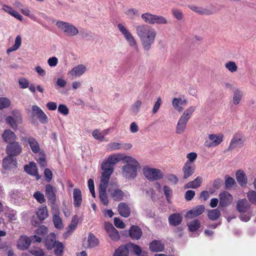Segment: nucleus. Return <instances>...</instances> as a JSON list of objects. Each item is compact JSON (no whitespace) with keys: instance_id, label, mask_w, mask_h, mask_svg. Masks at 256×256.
<instances>
[{"instance_id":"nucleus-1","label":"nucleus","mask_w":256,"mask_h":256,"mask_svg":"<svg viewBox=\"0 0 256 256\" xmlns=\"http://www.w3.org/2000/svg\"><path fill=\"white\" fill-rule=\"evenodd\" d=\"M136 29L144 49L148 51L154 42L156 35V30L146 24L138 26Z\"/></svg>"},{"instance_id":"nucleus-2","label":"nucleus","mask_w":256,"mask_h":256,"mask_svg":"<svg viewBox=\"0 0 256 256\" xmlns=\"http://www.w3.org/2000/svg\"><path fill=\"white\" fill-rule=\"evenodd\" d=\"M124 158L125 156H123L122 154L110 155L108 160L102 164L101 168L103 172L101 178L110 180L114 170V166L121 160L124 161Z\"/></svg>"},{"instance_id":"nucleus-3","label":"nucleus","mask_w":256,"mask_h":256,"mask_svg":"<svg viewBox=\"0 0 256 256\" xmlns=\"http://www.w3.org/2000/svg\"><path fill=\"white\" fill-rule=\"evenodd\" d=\"M124 162L126 163L122 168V174L126 178H134L138 174V169L140 167L138 162L134 158L125 156Z\"/></svg>"},{"instance_id":"nucleus-4","label":"nucleus","mask_w":256,"mask_h":256,"mask_svg":"<svg viewBox=\"0 0 256 256\" xmlns=\"http://www.w3.org/2000/svg\"><path fill=\"white\" fill-rule=\"evenodd\" d=\"M195 110L194 106H191L184 112L179 118L176 126V132L177 134H182L184 132L187 123Z\"/></svg>"},{"instance_id":"nucleus-5","label":"nucleus","mask_w":256,"mask_h":256,"mask_svg":"<svg viewBox=\"0 0 256 256\" xmlns=\"http://www.w3.org/2000/svg\"><path fill=\"white\" fill-rule=\"evenodd\" d=\"M41 241V237L36 234L32 236L30 238L26 236H22L18 239L17 246L20 250H26L28 248L32 242H40Z\"/></svg>"},{"instance_id":"nucleus-6","label":"nucleus","mask_w":256,"mask_h":256,"mask_svg":"<svg viewBox=\"0 0 256 256\" xmlns=\"http://www.w3.org/2000/svg\"><path fill=\"white\" fill-rule=\"evenodd\" d=\"M246 140V138L244 134L242 132H236L230 140L228 150H234L237 148H242Z\"/></svg>"},{"instance_id":"nucleus-7","label":"nucleus","mask_w":256,"mask_h":256,"mask_svg":"<svg viewBox=\"0 0 256 256\" xmlns=\"http://www.w3.org/2000/svg\"><path fill=\"white\" fill-rule=\"evenodd\" d=\"M56 26L68 36H75L78 33V29L74 25L63 21H58Z\"/></svg>"},{"instance_id":"nucleus-8","label":"nucleus","mask_w":256,"mask_h":256,"mask_svg":"<svg viewBox=\"0 0 256 256\" xmlns=\"http://www.w3.org/2000/svg\"><path fill=\"white\" fill-rule=\"evenodd\" d=\"M110 180L101 178L99 187V197L101 202L104 206H108L109 203L106 194V188Z\"/></svg>"},{"instance_id":"nucleus-9","label":"nucleus","mask_w":256,"mask_h":256,"mask_svg":"<svg viewBox=\"0 0 256 256\" xmlns=\"http://www.w3.org/2000/svg\"><path fill=\"white\" fill-rule=\"evenodd\" d=\"M108 192L110 196L116 202H120L124 198V193L118 188L116 184H110L108 188Z\"/></svg>"},{"instance_id":"nucleus-10","label":"nucleus","mask_w":256,"mask_h":256,"mask_svg":"<svg viewBox=\"0 0 256 256\" xmlns=\"http://www.w3.org/2000/svg\"><path fill=\"white\" fill-rule=\"evenodd\" d=\"M143 172L144 176L151 181H154L161 179L164 176L162 171L158 168H144Z\"/></svg>"},{"instance_id":"nucleus-11","label":"nucleus","mask_w":256,"mask_h":256,"mask_svg":"<svg viewBox=\"0 0 256 256\" xmlns=\"http://www.w3.org/2000/svg\"><path fill=\"white\" fill-rule=\"evenodd\" d=\"M118 28L120 32L124 35V38L128 42L129 45L130 46H134L137 48V43L134 38L126 28L122 24H118Z\"/></svg>"},{"instance_id":"nucleus-12","label":"nucleus","mask_w":256,"mask_h":256,"mask_svg":"<svg viewBox=\"0 0 256 256\" xmlns=\"http://www.w3.org/2000/svg\"><path fill=\"white\" fill-rule=\"evenodd\" d=\"M118 28L120 32L124 35V38L128 42L129 45L130 46H134L137 48V43L134 38L126 28L122 24H118Z\"/></svg>"},{"instance_id":"nucleus-13","label":"nucleus","mask_w":256,"mask_h":256,"mask_svg":"<svg viewBox=\"0 0 256 256\" xmlns=\"http://www.w3.org/2000/svg\"><path fill=\"white\" fill-rule=\"evenodd\" d=\"M118 28L120 32L124 35V38L128 42L129 45L130 46H134L137 48V43L134 38L126 28L122 24H118Z\"/></svg>"},{"instance_id":"nucleus-14","label":"nucleus","mask_w":256,"mask_h":256,"mask_svg":"<svg viewBox=\"0 0 256 256\" xmlns=\"http://www.w3.org/2000/svg\"><path fill=\"white\" fill-rule=\"evenodd\" d=\"M22 151V146L16 142H12L8 144L6 148V152L9 156H14L19 155Z\"/></svg>"},{"instance_id":"nucleus-15","label":"nucleus","mask_w":256,"mask_h":256,"mask_svg":"<svg viewBox=\"0 0 256 256\" xmlns=\"http://www.w3.org/2000/svg\"><path fill=\"white\" fill-rule=\"evenodd\" d=\"M32 115L36 116L41 123L45 124L48 122V116L39 106L36 105L32 106Z\"/></svg>"},{"instance_id":"nucleus-16","label":"nucleus","mask_w":256,"mask_h":256,"mask_svg":"<svg viewBox=\"0 0 256 256\" xmlns=\"http://www.w3.org/2000/svg\"><path fill=\"white\" fill-rule=\"evenodd\" d=\"M220 206L226 207L230 206L233 202L232 195L226 191H223L219 194Z\"/></svg>"},{"instance_id":"nucleus-17","label":"nucleus","mask_w":256,"mask_h":256,"mask_svg":"<svg viewBox=\"0 0 256 256\" xmlns=\"http://www.w3.org/2000/svg\"><path fill=\"white\" fill-rule=\"evenodd\" d=\"M196 166L191 162H186L184 164L182 171L184 174L182 178L186 180L192 176L195 172Z\"/></svg>"},{"instance_id":"nucleus-18","label":"nucleus","mask_w":256,"mask_h":256,"mask_svg":"<svg viewBox=\"0 0 256 256\" xmlns=\"http://www.w3.org/2000/svg\"><path fill=\"white\" fill-rule=\"evenodd\" d=\"M224 134H219L218 135L210 134L208 135V138L212 142H206L205 146L208 148L216 146L222 142Z\"/></svg>"},{"instance_id":"nucleus-19","label":"nucleus","mask_w":256,"mask_h":256,"mask_svg":"<svg viewBox=\"0 0 256 256\" xmlns=\"http://www.w3.org/2000/svg\"><path fill=\"white\" fill-rule=\"evenodd\" d=\"M2 166L5 170H14L17 167L16 158L12 156H9L5 158L3 160Z\"/></svg>"},{"instance_id":"nucleus-20","label":"nucleus","mask_w":256,"mask_h":256,"mask_svg":"<svg viewBox=\"0 0 256 256\" xmlns=\"http://www.w3.org/2000/svg\"><path fill=\"white\" fill-rule=\"evenodd\" d=\"M22 140L24 142H26L28 144L32 151L34 153L37 154L40 151V146L37 140L34 137H24L22 138Z\"/></svg>"},{"instance_id":"nucleus-21","label":"nucleus","mask_w":256,"mask_h":256,"mask_svg":"<svg viewBox=\"0 0 256 256\" xmlns=\"http://www.w3.org/2000/svg\"><path fill=\"white\" fill-rule=\"evenodd\" d=\"M24 170L30 175L35 176L37 180L40 178L37 166L35 162H30L28 164L25 165Z\"/></svg>"},{"instance_id":"nucleus-22","label":"nucleus","mask_w":256,"mask_h":256,"mask_svg":"<svg viewBox=\"0 0 256 256\" xmlns=\"http://www.w3.org/2000/svg\"><path fill=\"white\" fill-rule=\"evenodd\" d=\"M205 210L203 205H198L192 210L187 212L186 216L189 218H193L202 214Z\"/></svg>"},{"instance_id":"nucleus-23","label":"nucleus","mask_w":256,"mask_h":256,"mask_svg":"<svg viewBox=\"0 0 256 256\" xmlns=\"http://www.w3.org/2000/svg\"><path fill=\"white\" fill-rule=\"evenodd\" d=\"M105 228L112 240H118L120 239V236L118 230L111 224H106Z\"/></svg>"},{"instance_id":"nucleus-24","label":"nucleus","mask_w":256,"mask_h":256,"mask_svg":"<svg viewBox=\"0 0 256 256\" xmlns=\"http://www.w3.org/2000/svg\"><path fill=\"white\" fill-rule=\"evenodd\" d=\"M142 232L141 228L138 226H132L129 230L130 236L132 240H138L142 236Z\"/></svg>"},{"instance_id":"nucleus-25","label":"nucleus","mask_w":256,"mask_h":256,"mask_svg":"<svg viewBox=\"0 0 256 256\" xmlns=\"http://www.w3.org/2000/svg\"><path fill=\"white\" fill-rule=\"evenodd\" d=\"M182 216L179 213L171 214L168 218L170 225L176 226H179L182 222Z\"/></svg>"},{"instance_id":"nucleus-26","label":"nucleus","mask_w":256,"mask_h":256,"mask_svg":"<svg viewBox=\"0 0 256 256\" xmlns=\"http://www.w3.org/2000/svg\"><path fill=\"white\" fill-rule=\"evenodd\" d=\"M56 238L54 233H50L44 240V244L47 250H52L57 243Z\"/></svg>"},{"instance_id":"nucleus-27","label":"nucleus","mask_w":256,"mask_h":256,"mask_svg":"<svg viewBox=\"0 0 256 256\" xmlns=\"http://www.w3.org/2000/svg\"><path fill=\"white\" fill-rule=\"evenodd\" d=\"M118 210L119 214L124 218L128 217L130 214V208L125 202H120L118 205Z\"/></svg>"},{"instance_id":"nucleus-28","label":"nucleus","mask_w":256,"mask_h":256,"mask_svg":"<svg viewBox=\"0 0 256 256\" xmlns=\"http://www.w3.org/2000/svg\"><path fill=\"white\" fill-rule=\"evenodd\" d=\"M46 195L48 201L52 204H54L56 200V194L54 191L53 186L50 184H47L46 186Z\"/></svg>"},{"instance_id":"nucleus-29","label":"nucleus","mask_w":256,"mask_h":256,"mask_svg":"<svg viewBox=\"0 0 256 256\" xmlns=\"http://www.w3.org/2000/svg\"><path fill=\"white\" fill-rule=\"evenodd\" d=\"M149 248L152 252H162L164 249V246L161 241L154 240L150 244Z\"/></svg>"},{"instance_id":"nucleus-30","label":"nucleus","mask_w":256,"mask_h":256,"mask_svg":"<svg viewBox=\"0 0 256 256\" xmlns=\"http://www.w3.org/2000/svg\"><path fill=\"white\" fill-rule=\"evenodd\" d=\"M236 207L238 212H245L250 208V204L246 199H241L238 200Z\"/></svg>"},{"instance_id":"nucleus-31","label":"nucleus","mask_w":256,"mask_h":256,"mask_svg":"<svg viewBox=\"0 0 256 256\" xmlns=\"http://www.w3.org/2000/svg\"><path fill=\"white\" fill-rule=\"evenodd\" d=\"M202 182V178L200 176L196 177L194 180L190 181L184 186L185 189L197 188H199Z\"/></svg>"},{"instance_id":"nucleus-32","label":"nucleus","mask_w":256,"mask_h":256,"mask_svg":"<svg viewBox=\"0 0 256 256\" xmlns=\"http://www.w3.org/2000/svg\"><path fill=\"white\" fill-rule=\"evenodd\" d=\"M74 205L76 208H79L82 202V192L80 189L74 188L73 193Z\"/></svg>"},{"instance_id":"nucleus-33","label":"nucleus","mask_w":256,"mask_h":256,"mask_svg":"<svg viewBox=\"0 0 256 256\" xmlns=\"http://www.w3.org/2000/svg\"><path fill=\"white\" fill-rule=\"evenodd\" d=\"M236 179L238 183L242 186H245L247 184V177L246 174L242 170H238L236 174Z\"/></svg>"},{"instance_id":"nucleus-34","label":"nucleus","mask_w":256,"mask_h":256,"mask_svg":"<svg viewBox=\"0 0 256 256\" xmlns=\"http://www.w3.org/2000/svg\"><path fill=\"white\" fill-rule=\"evenodd\" d=\"M2 138L5 142L9 144L16 140V136L13 132L7 130L4 131L2 134Z\"/></svg>"},{"instance_id":"nucleus-35","label":"nucleus","mask_w":256,"mask_h":256,"mask_svg":"<svg viewBox=\"0 0 256 256\" xmlns=\"http://www.w3.org/2000/svg\"><path fill=\"white\" fill-rule=\"evenodd\" d=\"M187 103L186 100H182V98H174L172 101V104L174 108L178 112H182L183 108L182 105L186 104Z\"/></svg>"},{"instance_id":"nucleus-36","label":"nucleus","mask_w":256,"mask_h":256,"mask_svg":"<svg viewBox=\"0 0 256 256\" xmlns=\"http://www.w3.org/2000/svg\"><path fill=\"white\" fill-rule=\"evenodd\" d=\"M188 8L193 12L202 15H210L212 14V12L208 9L198 7L194 5H189Z\"/></svg>"},{"instance_id":"nucleus-37","label":"nucleus","mask_w":256,"mask_h":256,"mask_svg":"<svg viewBox=\"0 0 256 256\" xmlns=\"http://www.w3.org/2000/svg\"><path fill=\"white\" fill-rule=\"evenodd\" d=\"M86 70V66L83 64H78L74 67L69 73L72 76H80Z\"/></svg>"},{"instance_id":"nucleus-38","label":"nucleus","mask_w":256,"mask_h":256,"mask_svg":"<svg viewBox=\"0 0 256 256\" xmlns=\"http://www.w3.org/2000/svg\"><path fill=\"white\" fill-rule=\"evenodd\" d=\"M98 243V240L93 234L90 233L88 236V244L85 246L87 248H94L97 246Z\"/></svg>"},{"instance_id":"nucleus-39","label":"nucleus","mask_w":256,"mask_h":256,"mask_svg":"<svg viewBox=\"0 0 256 256\" xmlns=\"http://www.w3.org/2000/svg\"><path fill=\"white\" fill-rule=\"evenodd\" d=\"M53 248L56 256H64V246L62 242L58 241Z\"/></svg>"},{"instance_id":"nucleus-40","label":"nucleus","mask_w":256,"mask_h":256,"mask_svg":"<svg viewBox=\"0 0 256 256\" xmlns=\"http://www.w3.org/2000/svg\"><path fill=\"white\" fill-rule=\"evenodd\" d=\"M36 213L38 218L40 221L44 220L48 216V212L46 206L39 208Z\"/></svg>"},{"instance_id":"nucleus-41","label":"nucleus","mask_w":256,"mask_h":256,"mask_svg":"<svg viewBox=\"0 0 256 256\" xmlns=\"http://www.w3.org/2000/svg\"><path fill=\"white\" fill-rule=\"evenodd\" d=\"M128 250L126 246H121L115 250L114 256H128Z\"/></svg>"},{"instance_id":"nucleus-42","label":"nucleus","mask_w":256,"mask_h":256,"mask_svg":"<svg viewBox=\"0 0 256 256\" xmlns=\"http://www.w3.org/2000/svg\"><path fill=\"white\" fill-rule=\"evenodd\" d=\"M156 15L151 14L149 12H146L142 14V18L146 23L154 24V22L155 19Z\"/></svg>"},{"instance_id":"nucleus-43","label":"nucleus","mask_w":256,"mask_h":256,"mask_svg":"<svg viewBox=\"0 0 256 256\" xmlns=\"http://www.w3.org/2000/svg\"><path fill=\"white\" fill-rule=\"evenodd\" d=\"M220 215L221 213L220 211L217 208L210 210L208 213V218L212 220H218L220 217Z\"/></svg>"},{"instance_id":"nucleus-44","label":"nucleus","mask_w":256,"mask_h":256,"mask_svg":"<svg viewBox=\"0 0 256 256\" xmlns=\"http://www.w3.org/2000/svg\"><path fill=\"white\" fill-rule=\"evenodd\" d=\"M22 38L20 36H18L15 40L14 44L12 47L8 48L6 52L10 54V52L17 50L20 46Z\"/></svg>"},{"instance_id":"nucleus-45","label":"nucleus","mask_w":256,"mask_h":256,"mask_svg":"<svg viewBox=\"0 0 256 256\" xmlns=\"http://www.w3.org/2000/svg\"><path fill=\"white\" fill-rule=\"evenodd\" d=\"M188 227L190 232H196L200 227V222L198 220H194L190 222V224H188Z\"/></svg>"},{"instance_id":"nucleus-46","label":"nucleus","mask_w":256,"mask_h":256,"mask_svg":"<svg viewBox=\"0 0 256 256\" xmlns=\"http://www.w3.org/2000/svg\"><path fill=\"white\" fill-rule=\"evenodd\" d=\"M242 96V92L237 89L234 92L233 96V102L236 105L238 104L240 102Z\"/></svg>"},{"instance_id":"nucleus-47","label":"nucleus","mask_w":256,"mask_h":256,"mask_svg":"<svg viewBox=\"0 0 256 256\" xmlns=\"http://www.w3.org/2000/svg\"><path fill=\"white\" fill-rule=\"evenodd\" d=\"M122 148L123 146L122 144L116 142L109 143L106 146V148L108 151L120 150Z\"/></svg>"},{"instance_id":"nucleus-48","label":"nucleus","mask_w":256,"mask_h":256,"mask_svg":"<svg viewBox=\"0 0 256 256\" xmlns=\"http://www.w3.org/2000/svg\"><path fill=\"white\" fill-rule=\"evenodd\" d=\"M33 197L40 204H42L46 202V198L44 194L40 191H36L34 192Z\"/></svg>"},{"instance_id":"nucleus-49","label":"nucleus","mask_w":256,"mask_h":256,"mask_svg":"<svg viewBox=\"0 0 256 256\" xmlns=\"http://www.w3.org/2000/svg\"><path fill=\"white\" fill-rule=\"evenodd\" d=\"M225 186L226 189L231 188L232 186L236 184L235 180L228 176H225Z\"/></svg>"},{"instance_id":"nucleus-50","label":"nucleus","mask_w":256,"mask_h":256,"mask_svg":"<svg viewBox=\"0 0 256 256\" xmlns=\"http://www.w3.org/2000/svg\"><path fill=\"white\" fill-rule=\"evenodd\" d=\"M53 222L55 227L57 228L61 229L63 228L62 220L58 216L54 215V216Z\"/></svg>"},{"instance_id":"nucleus-51","label":"nucleus","mask_w":256,"mask_h":256,"mask_svg":"<svg viewBox=\"0 0 256 256\" xmlns=\"http://www.w3.org/2000/svg\"><path fill=\"white\" fill-rule=\"evenodd\" d=\"M226 68L231 72H234L238 70V66L234 62H228L225 64Z\"/></svg>"},{"instance_id":"nucleus-52","label":"nucleus","mask_w":256,"mask_h":256,"mask_svg":"<svg viewBox=\"0 0 256 256\" xmlns=\"http://www.w3.org/2000/svg\"><path fill=\"white\" fill-rule=\"evenodd\" d=\"M47 233L48 228L44 226H39L36 230V234H38L36 236L40 237V236H44Z\"/></svg>"},{"instance_id":"nucleus-53","label":"nucleus","mask_w":256,"mask_h":256,"mask_svg":"<svg viewBox=\"0 0 256 256\" xmlns=\"http://www.w3.org/2000/svg\"><path fill=\"white\" fill-rule=\"evenodd\" d=\"M164 194L166 197L167 201L169 203H170V198H171L172 195V190L169 186H164Z\"/></svg>"},{"instance_id":"nucleus-54","label":"nucleus","mask_w":256,"mask_h":256,"mask_svg":"<svg viewBox=\"0 0 256 256\" xmlns=\"http://www.w3.org/2000/svg\"><path fill=\"white\" fill-rule=\"evenodd\" d=\"M168 23L167 19L162 16L156 15L154 24H166Z\"/></svg>"},{"instance_id":"nucleus-55","label":"nucleus","mask_w":256,"mask_h":256,"mask_svg":"<svg viewBox=\"0 0 256 256\" xmlns=\"http://www.w3.org/2000/svg\"><path fill=\"white\" fill-rule=\"evenodd\" d=\"M10 104V100L6 98H0V109L8 108Z\"/></svg>"},{"instance_id":"nucleus-56","label":"nucleus","mask_w":256,"mask_h":256,"mask_svg":"<svg viewBox=\"0 0 256 256\" xmlns=\"http://www.w3.org/2000/svg\"><path fill=\"white\" fill-rule=\"evenodd\" d=\"M247 197L251 203L256 204V192L250 191L247 194Z\"/></svg>"},{"instance_id":"nucleus-57","label":"nucleus","mask_w":256,"mask_h":256,"mask_svg":"<svg viewBox=\"0 0 256 256\" xmlns=\"http://www.w3.org/2000/svg\"><path fill=\"white\" fill-rule=\"evenodd\" d=\"M126 15L130 19H134V16L138 15V10L134 8H130L126 12Z\"/></svg>"},{"instance_id":"nucleus-58","label":"nucleus","mask_w":256,"mask_h":256,"mask_svg":"<svg viewBox=\"0 0 256 256\" xmlns=\"http://www.w3.org/2000/svg\"><path fill=\"white\" fill-rule=\"evenodd\" d=\"M20 87L22 89H25L29 86V81L26 78H20L18 80Z\"/></svg>"},{"instance_id":"nucleus-59","label":"nucleus","mask_w":256,"mask_h":256,"mask_svg":"<svg viewBox=\"0 0 256 256\" xmlns=\"http://www.w3.org/2000/svg\"><path fill=\"white\" fill-rule=\"evenodd\" d=\"M58 112L64 116H67L69 113V110L66 105L60 104L58 106Z\"/></svg>"},{"instance_id":"nucleus-60","label":"nucleus","mask_w":256,"mask_h":256,"mask_svg":"<svg viewBox=\"0 0 256 256\" xmlns=\"http://www.w3.org/2000/svg\"><path fill=\"white\" fill-rule=\"evenodd\" d=\"M94 138L98 140L102 141L104 138V134L98 130H95L92 133Z\"/></svg>"},{"instance_id":"nucleus-61","label":"nucleus","mask_w":256,"mask_h":256,"mask_svg":"<svg viewBox=\"0 0 256 256\" xmlns=\"http://www.w3.org/2000/svg\"><path fill=\"white\" fill-rule=\"evenodd\" d=\"M142 102L140 100H136L132 106V111L135 114H137L139 111Z\"/></svg>"},{"instance_id":"nucleus-62","label":"nucleus","mask_w":256,"mask_h":256,"mask_svg":"<svg viewBox=\"0 0 256 256\" xmlns=\"http://www.w3.org/2000/svg\"><path fill=\"white\" fill-rule=\"evenodd\" d=\"M6 121L13 129L15 130L17 128V124L16 122V120L12 116H7L6 118Z\"/></svg>"},{"instance_id":"nucleus-63","label":"nucleus","mask_w":256,"mask_h":256,"mask_svg":"<svg viewBox=\"0 0 256 256\" xmlns=\"http://www.w3.org/2000/svg\"><path fill=\"white\" fill-rule=\"evenodd\" d=\"M162 103V101L160 98H157V100L154 106L153 109H152V113L154 114H156L158 111V110L161 104Z\"/></svg>"},{"instance_id":"nucleus-64","label":"nucleus","mask_w":256,"mask_h":256,"mask_svg":"<svg viewBox=\"0 0 256 256\" xmlns=\"http://www.w3.org/2000/svg\"><path fill=\"white\" fill-rule=\"evenodd\" d=\"M114 224L118 228H124L125 227L124 222L118 218H114Z\"/></svg>"}]
</instances>
